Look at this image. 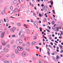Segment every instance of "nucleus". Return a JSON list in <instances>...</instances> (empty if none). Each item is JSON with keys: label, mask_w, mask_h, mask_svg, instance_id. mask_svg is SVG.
Returning <instances> with one entry per match:
<instances>
[{"label": "nucleus", "mask_w": 63, "mask_h": 63, "mask_svg": "<svg viewBox=\"0 0 63 63\" xmlns=\"http://www.w3.org/2000/svg\"><path fill=\"white\" fill-rule=\"evenodd\" d=\"M22 42V40L18 39L17 40L16 43L17 45H20L21 44Z\"/></svg>", "instance_id": "obj_1"}, {"label": "nucleus", "mask_w": 63, "mask_h": 63, "mask_svg": "<svg viewBox=\"0 0 63 63\" xmlns=\"http://www.w3.org/2000/svg\"><path fill=\"white\" fill-rule=\"evenodd\" d=\"M17 48L18 50L20 51H21V50H23V48H22L21 46H18L17 47Z\"/></svg>", "instance_id": "obj_2"}, {"label": "nucleus", "mask_w": 63, "mask_h": 63, "mask_svg": "<svg viewBox=\"0 0 63 63\" xmlns=\"http://www.w3.org/2000/svg\"><path fill=\"white\" fill-rule=\"evenodd\" d=\"M21 54L22 56L23 57H25V56H26V52H22V53Z\"/></svg>", "instance_id": "obj_3"}, {"label": "nucleus", "mask_w": 63, "mask_h": 63, "mask_svg": "<svg viewBox=\"0 0 63 63\" xmlns=\"http://www.w3.org/2000/svg\"><path fill=\"white\" fill-rule=\"evenodd\" d=\"M2 45L3 46H5L6 44V43H5V41L3 39H2Z\"/></svg>", "instance_id": "obj_4"}, {"label": "nucleus", "mask_w": 63, "mask_h": 63, "mask_svg": "<svg viewBox=\"0 0 63 63\" xmlns=\"http://www.w3.org/2000/svg\"><path fill=\"white\" fill-rule=\"evenodd\" d=\"M3 50L5 51V52H8V51H9V49L6 48H3Z\"/></svg>", "instance_id": "obj_5"}, {"label": "nucleus", "mask_w": 63, "mask_h": 63, "mask_svg": "<svg viewBox=\"0 0 63 63\" xmlns=\"http://www.w3.org/2000/svg\"><path fill=\"white\" fill-rule=\"evenodd\" d=\"M4 34L5 32H3L1 35L0 37L1 38H3V37H4Z\"/></svg>", "instance_id": "obj_6"}, {"label": "nucleus", "mask_w": 63, "mask_h": 63, "mask_svg": "<svg viewBox=\"0 0 63 63\" xmlns=\"http://www.w3.org/2000/svg\"><path fill=\"white\" fill-rule=\"evenodd\" d=\"M3 20L2 19L1 20H0V25H2L3 24Z\"/></svg>", "instance_id": "obj_7"}, {"label": "nucleus", "mask_w": 63, "mask_h": 63, "mask_svg": "<svg viewBox=\"0 0 63 63\" xmlns=\"http://www.w3.org/2000/svg\"><path fill=\"white\" fill-rule=\"evenodd\" d=\"M11 57L12 58H15V55L14 54H12L11 55Z\"/></svg>", "instance_id": "obj_8"}, {"label": "nucleus", "mask_w": 63, "mask_h": 63, "mask_svg": "<svg viewBox=\"0 0 63 63\" xmlns=\"http://www.w3.org/2000/svg\"><path fill=\"white\" fill-rule=\"evenodd\" d=\"M0 54L2 55H4V51H1L0 53Z\"/></svg>", "instance_id": "obj_9"}, {"label": "nucleus", "mask_w": 63, "mask_h": 63, "mask_svg": "<svg viewBox=\"0 0 63 63\" xmlns=\"http://www.w3.org/2000/svg\"><path fill=\"white\" fill-rule=\"evenodd\" d=\"M21 30L22 31H23V32H25L26 31V29H25L24 28H23Z\"/></svg>", "instance_id": "obj_10"}, {"label": "nucleus", "mask_w": 63, "mask_h": 63, "mask_svg": "<svg viewBox=\"0 0 63 63\" xmlns=\"http://www.w3.org/2000/svg\"><path fill=\"white\" fill-rule=\"evenodd\" d=\"M24 26L26 28H28V25L24 24Z\"/></svg>", "instance_id": "obj_11"}, {"label": "nucleus", "mask_w": 63, "mask_h": 63, "mask_svg": "<svg viewBox=\"0 0 63 63\" xmlns=\"http://www.w3.org/2000/svg\"><path fill=\"white\" fill-rule=\"evenodd\" d=\"M17 3V0H15V1H13V4H15Z\"/></svg>", "instance_id": "obj_12"}, {"label": "nucleus", "mask_w": 63, "mask_h": 63, "mask_svg": "<svg viewBox=\"0 0 63 63\" xmlns=\"http://www.w3.org/2000/svg\"><path fill=\"white\" fill-rule=\"evenodd\" d=\"M10 31H11L12 32H15V30H14V28H12V29H10Z\"/></svg>", "instance_id": "obj_13"}, {"label": "nucleus", "mask_w": 63, "mask_h": 63, "mask_svg": "<svg viewBox=\"0 0 63 63\" xmlns=\"http://www.w3.org/2000/svg\"><path fill=\"white\" fill-rule=\"evenodd\" d=\"M36 44L35 42H32V46H34V45H36Z\"/></svg>", "instance_id": "obj_14"}, {"label": "nucleus", "mask_w": 63, "mask_h": 63, "mask_svg": "<svg viewBox=\"0 0 63 63\" xmlns=\"http://www.w3.org/2000/svg\"><path fill=\"white\" fill-rule=\"evenodd\" d=\"M15 52L16 54H18L19 52L18 51V50L17 49H16L15 50Z\"/></svg>", "instance_id": "obj_15"}, {"label": "nucleus", "mask_w": 63, "mask_h": 63, "mask_svg": "<svg viewBox=\"0 0 63 63\" xmlns=\"http://www.w3.org/2000/svg\"><path fill=\"white\" fill-rule=\"evenodd\" d=\"M26 32L27 34H29L30 33V31L29 30L27 29L26 30Z\"/></svg>", "instance_id": "obj_16"}, {"label": "nucleus", "mask_w": 63, "mask_h": 63, "mask_svg": "<svg viewBox=\"0 0 63 63\" xmlns=\"http://www.w3.org/2000/svg\"><path fill=\"white\" fill-rule=\"evenodd\" d=\"M3 62L4 63H8V61L7 60H5L3 61Z\"/></svg>", "instance_id": "obj_17"}, {"label": "nucleus", "mask_w": 63, "mask_h": 63, "mask_svg": "<svg viewBox=\"0 0 63 63\" xmlns=\"http://www.w3.org/2000/svg\"><path fill=\"white\" fill-rule=\"evenodd\" d=\"M22 39H24V35L23 34H22L21 36Z\"/></svg>", "instance_id": "obj_18"}, {"label": "nucleus", "mask_w": 63, "mask_h": 63, "mask_svg": "<svg viewBox=\"0 0 63 63\" xmlns=\"http://www.w3.org/2000/svg\"><path fill=\"white\" fill-rule=\"evenodd\" d=\"M14 12H15H15H14V13H16V12H17V11H18V9L16 8L15 9V10L14 11Z\"/></svg>", "instance_id": "obj_19"}, {"label": "nucleus", "mask_w": 63, "mask_h": 63, "mask_svg": "<svg viewBox=\"0 0 63 63\" xmlns=\"http://www.w3.org/2000/svg\"><path fill=\"white\" fill-rule=\"evenodd\" d=\"M10 44H8L7 45V47L8 48H9V47H10Z\"/></svg>", "instance_id": "obj_20"}, {"label": "nucleus", "mask_w": 63, "mask_h": 63, "mask_svg": "<svg viewBox=\"0 0 63 63\" xmlns=\"http://www.w3.org/2000/svg\"><path fill=\"white\" fill-rule=\"evenodd\" d=\"M5 14V12L4 11H2L1 13L2 15H4V14Z\"/></svg>", "instance_id": "obj_21"}, {"label": "nucleus", "mask_w": 63, "mask_h": 63, "mask_svg": "<svg viewBox=\"0 0 63 63\" xmlns=\"http://www.w3.org/2000/svg\"><path fill=\"white\" fill-rule=\"evenodd\" d=\"M27 47H29L30 46V43L28 42L27 44Z\"/></svg>", "instance_id": "obj_22"}, {"label": "nucleus", "mask_w": 63, "mask_h": 63, "mask_svg": "<svg viewBox=\"0 0 63 63\" xmlns=\"http://www.w3.org/2000/svg\"><path fill=\"white\" fill-rule=\"evenodd\" d=\"M26 50H27L28 51H30V49L29 48H26Z\"/></svg>", "instance_id": "obj_23"}, {"label": "nucleus", "mask_w": 63, "mask_h": 63, "mask_svg": "<svg viewBox=\"0 0 63 63\" xmlns=\"http://www.w3.org/2000/svg\"><path fill=\"white\" fill-rule=\"evenodd\" d=\"M19 63H25V62L23 61H20L19 62Z\"/></svg>", "instance_id": "obj_24"}, {"label": "nucleus", "mask_w": 63, "mask_h": 63, "mask_svg": "<svg viewBox=\"0 0 63 63\" xmlns=\"http://www.w3.org/2000/svg\"><path fill=\"white\" fill-rule=\"evenodd\" d=\"M47 7H46L45 9V12H46L47 11Z\"/></svg>", "instance_id": "obj_25"}, {"label": "nucleus", "mask_w": 63, "mask_h": 63, "mask_svg": "<svg viewBox=\"0 0 63 63\" xmlns=\"http://www.w3.org/2000/svg\"><path fill=\"white\" fill-rule=\"evenodd\" d=\"M14 40H12L11 41V44H13L14 43Z\"/></svg>", "instance_id": "obj_26"}, {"label": "nucleus", "mask_w": 63, "mask_h": 63, "mask_svg": "<svg viewBox=\"0 0 63 63\" xmlns=\"http://www.w3.org/2000/svg\"><path fill=\"white\" fill-rule=\"evenodd\" d=\"M50 3H51V5H53V1H52L51 0L50 1Z\"/></svg>", "instance_id": "obj_27"}, {"label": "nucleus", "mask_w": 63, "mask_h": 63, "mask_svg": "<svg viewBox=\"0 0 63 63\" xmlns=\"http://www.w3.org/2000/svg\"><path fill=\"white\" fill-rule=\"evenodd\" d=\"M59 47H60L61 49H63V47H62V46H61L60 45H59Z\"/></svg>", "instance_id": "obj_28"}, {"label": "nucleus", "mask_w": 63, "mask_h": 63, "mask_svg": "<svg viewBox=\"0 0 63 63\" xmlns=\"http://www.w3.org/2000/svg\"><path fill=\"white\" fill-rule=\"evenodd\" d=\"M8 63H12V61L11 60H9L8 61Z\"/></svg>", "instance_id": "obj_29"}, {"label": "nucleus", "mask_w": 63, "mask_h": 63, "mask_svg": "<svg viewBox=\"0 0 63 63\" xmlns=\"http://www.w3.org/2000/svg\"><path fill=\"white\" fill-rule=\"evenodd\" d=\"M39 16L40 17H41L42 16H43V15L42 14H39Z\"/></svg>", "instance_id": "obj_30"}, {"label": "nucleus", "mask_w": 63, "mask_h": 63, "mask_svg": "<svg viewBox=\"0 0 63 63\" xmlns=\"http://www.w3.org/2000/svg\"><path fill=\"white\" fill-rule=\"evenodd\" d=\"M6 57L7 58L9 57H10V54H8L6 56Z\"/></svg>", "instance_id": "obj_31"}, {"label": "nucleus", "mask_w": 63, "mask_h": 63, "mask_svg": "<svg viewBox=\"0 0 63 63\" xmlns=\"http://www.w3.org/2000/svg\"><path fill=\"white\" fill-rule=\"evenodd\" d=\"M17 25H18V26H20V25H21V23H17Z\"/></svg>", "instance_id": "obj_32"}, {"label": "nucleus", "mask_w": 63, "mask_h": 63, "mask_svg": "<svg viewBox=\"0 0 63 63\" xmlns=\"http://www.w3.org/2000/svg\"><path fill=\"white\" fill-rule=\"evenodd\" d=\"M33 39L35 40V39H37V37L36 36H34L33 38Z\"/></svg>", "instance_id": "obj_33"}, {"label": "nucleus", "mask_w": 63, "mask_h": 63, "mask_svg": "<svg viewBox=\"0 0 63 63\" xmlns=\"http://www.w3.org/2000/svg\"><path fill=\"white\" fill-rule=\"evenodd\" d=\"M34 24L35 26H37L38 25V24H37V23H36V22H34Z\"/></svg>", "instance_id": "obj_34"}, {"label": "nucleus", "mask_w": 63, "mask_h": 63, "mask_svg": "<svg viewBox=\"0 0 63 63\" xmlns=\"http://www.w3.org/2000/svg\"><path fill=\"white\" fill-rule=\"evenodd\" d=\"M46 20H47V19L46 18H44V20H43V22H46Z\"/></svg>", "instance_id": "obj_35"}, {"label": "nucleus", "mask_w": 63, "mask_h": 63, "mask_svg": "<svg viewBox=\"0 0 63 63\" xmlns=\"http://www.w3.org/2000/svg\"><path fill=\"white\" fill-rule=\"evenodd\" d=\"M3 30L2 29H0V34H1L2 33Z\"/></svg>", "instance_id": "obj_36"}, {"label": "nucleus", "mask_w": 63, "mask_h": 63, "mask_svg": "<svg viewBox=\"0 0 63 63\" xmlns=\"http://www.w3.org/2000/svg\"><path fill=\"white\" fill-rule=\"evenodd\" d=\"M53 18V20H54V21H56H56H57V20L55 19L54 18V17Z\"/></svg>", "instance_id": "obj_37"}, {"label": "nucleus", "mask_w": 63, "mask_h": 63, "mask_svg": "<svg viewBox=\"0 0 63 63\" xmlns=\"http://www.w3.org/2000/svg\"><path fill=\"white\" fill-rule=\"evenodd\" d=\"M52 58L53 59H54L55 61H56V60H55V58L54 57H52Z\"/></svg>", "instance_id": "obj_38"}, {"label": "nucleus", "mask_w": 63, "mask_h": 63, "mask_svg": "<svg viewBox=\"0 0 63 63\" xmlns=\"http://www.w3.org/2000/svg\"><path fill=\"white\" fill-rule=\"evenodd\" d=\"M49 39H50V40H51V39H52V38L50 37H51V36H50V35H49Z\"/></svg>", "instance_id": "obj_39"}, {"label": "nucleus", "mask_w": 63, "mask_h": 63, "mask_svg": "<svg viewBox=\"0 0 63 63\" xmlns=\"http://www.w3.org/2000/svg\"><path fill=\"white\" fill-rule=\"evenodd\" d=\"M39 29H40V31L41 32H42V29L41 28H39Z\"/></svg>", "instance_id": "obj_40"}, {"label": "nucleus", "mask_w": 63, "mask_h": 63, "mask_svg": "<svg viewBox=\"0 0 63 63\" xmlns=\"http://www.w3.org/2000/svg\"><path fill=\"white\" fill-rule=\"evenodd\" d=\"M22 46H26V44H25V43H23L22 44Z\"/></svg>", "instance_id": "obj_41"}, {"label": "nucleus", "mask_w": 63, "mask_h": 63, "mask_svg": "<svg viewBox=\"0 0 63 63\" xmlns=\"http://www.w3.org/2000/svg\"><path fill=\"white\" fill-rule=\"evenodd\" d=\"M13 28L14 30L15 31V30H16V28L14 27H13Z\"/></svg>", "instance_id": "obj_42"}, {"label": "nucleus", "mask_w": 63, "mask_h": 63, "mask_svg": "<svg viewBox=\"0 0 63 63\" xmlns=\"http://www.w3.org/2000/svg\"><path fill=\"white\" fill-rule=\"evenodd\" d=\"M10 8L11 10H12V9H13V6H11Z\"/></svg>", "instance_id": "obj_43"}, {"label": "nucleus", "mask_w": 63, "mask_h": 63, "mask_svg": "<svg viewBox=\"0 0 63 63\" xmlns=\"http://www.w3.org/2000/svg\"><path fill=\"white\" fill-rule=\"evenodd\" d=\"M59 59V57H58V56H57V58H56V59L57 60V59Z\"/></svg>", "instance_id": "obj_44"}, {"label": "nucleus", "mask_w": 63, "mask_h": 63, "mask_svg": "<svg viewBox=\"0 0 63 63\" xmlns=\"http://www.w3.org/2000/svg\"><path fill=\"white\" fill-rule=\"evenodd\" d=\"M46 30H47V32H50V31L49 30H48L47 29Z\"/></svg>", "instance_id": "obj_45"}, {"label": "nucleus", "mask_w": 63, "mask_h": 63, "mask_svg": "<svg viewBox=\"0 0 63 63\" xmlns=\"http://www.w3.org/2000/svg\"><path fill=\"white\" fill-rule=\"evenodd\" d=\"M21 32H20L19 33L18 35H19L20 36V34H21Z\"/></svg>", "instance_id": "obj_46"}, {"label": "nucleus", "mask_w": 63, "mask_h": 63, "mask_svg": "<svg viewBox=\"0 0 63 63\" xmlns=\"http://www.w3.org/2000/svg\"><path fill=\"white\" fill-rule=\"evenodd\" d=\"M55 23H54V21H52V24H54Z\"/></svg>", "instance_id": "obj_47"}, {"label": "nucleus", "mask_w": 63, "mask_h": 63, "mask_svg": "<svg viewBox=\"0 0 63 63\" xmlns=\"http://www.w3.org/2000/svg\"><path fill=\"white\" fill-rule=\"evenodd\" d=\"M10 14H13V12L12 11H10Z\"/></svg>", "instance_id": "obj_48"}, {"label": "nucleus", "mask_w": 63, "mask_h": 63, "mask_svg": "<svg viewBox=\"0 0 63 63\" xmlns=\"http://www.w3.org/2000/svg\"><path fill=\"white\" fill-rule=\"evenodd\" d=\"M25 8V6H22V9H24V8Z\"/></svg>", "instance_id": "obj_49"}, {"label": "nucleus", "mask_w": 63, "mask_h": 63, "mask_svg": "<svg viewBox=\"0 0 63 63\" xmlns=\"http://www.w3.org/2000/svg\"><path fill=\"white\" fill-rule=\"evenodd\" d=\"M15 37L16 38H17V35H15Z\"/></svg>", "instance_id": "obj_50"}, {"label": "nucleus", "mask_w": 63, "mask_h": 63, "mask_svg": "<svg viewBox=\"0 0 63 63\" xmlns=\"http://www.w3.org/2000/svg\"><path fill=\"white\" fill-rule=\"evenodd\" d=\"M54 52H53V53H52L51 54L53 55H54Z\"/></svg>", "instance_id": "obj_51"}, {"label": "nucleus", "mask_w": 63, "mask_h": 63, "mask_svg": "<svg viewBox=\"0 0 63 63\" xmlns=\"http://www.w3.org/2000/svg\"><path fill=\"white\" fill-rule=\"evenodd\" d=\"M2 48V47L1 46H0V49H1Z\"/></svg>", "instance_id": "obj_52"}, {"label": "nucleus", "mask_w": 63, "mask_h": 63, "mask_svg": "<svg viewBox=\"0 0 63 63\" xmlns=\"http://www.w3.org/2000/svg\"><path fill=\"white\" fill-rule=\"evenodd\" d=\"M13 48H15L16 47V46L14 45L13 47Z\"/></svg>", "instance_id": "obj_53"}, {"label": "nucleus", "mask_w": 63, "mask_h": 63, "mask_svg": "<svg viewBox=\"0 0 63 63\" xmlns=\"http://www.w3.org/2000/svg\"><path fill=\"white\" fill-rule=\"evenodd\" d=\"M52 11H53V14H55V12L54 11V10H52Z\"/></svg>", "instance_id": "obj_54"}, {"label": "nucleus", "mask_w": 63, "mask_h": 63, "mask_svg": "<svg viewBox=\"0 0 63 63\" xmlns=\"http://www.w3.org/2000/svg\"><path fill=\"white\" fill-rule=\"evenodd\" d=\"M57 30L58 31H59V29H58V28H57Z\"/></svg>", "instance_id": "obj_55"}, {"label": "nucleus", "mask_w": 63, "mask_h": 63, "mask_svg": "<svg viewBox=\"0 0 63 63\" xmlns=\"http://www.w3.org/2000/svg\"><path fill=\"white\" fill-rule=\"evenodd\" d=\"M34 22V21H33V20H32V19H31V22Z\"/></svg>", "instance_id": "obj_56"}, {"label": "nucleus", "mask_w": 63, "mask_h": 63, "mask_svg": "<svg viewBox=\"0 0 63 63\" xmlns=\"http://www.w3.org/2000/svg\"><path fill=\"white\" fill-rule=\"evenodd\" d=\"M43 10H45V6L44 7H43Z\"/></svg>", "instance_id": "obj_57"}, {"label": "nucleus", "mask_w": 63, "mask_h": 63, "mask_svg": "<svg viewBox=\"0 0 63 63\" xmlns=\"http://www.w3.org/2000/svg\"><path fill=\"white\" fill-rule=\"evenodd\" d=\"M39 45L40 46H41V45H42V44H41V43H39Z\"/></svg>", "instance_id": "obj_58"}, {"label": "nucleus", "mask_w": 63, "mask_h": 63, "mask_svg": "<svg viewBox=\"0 0 63 63\" xmlns=\"http://www.w3.org/2000/svg\"><path fill=\"white\" fill-rule=\"evenodd\" d=\"M62 36H59V38L60 39H62Z\"/></svg>", "instance_id": "obj_59"}, {"label": "nucleus", "mask_w": 63, "mask_h": 63, "mask_svg": "<svg viewBox=\"0 0 63 63\" xmlns=\"http://www.w3.org/2000/svg\"><path fill=\"white\" fill-rule=\"evenodd\" d=\"M50 44L51 45H52V46H53V44L52 43V42H51L50 43Z\"/></svg>", "instance_id": "obj_60"}, {"label": "nucleus", "mask_w": 63, "mask_h": 63, "mask_svg": "<svg viewBox=\"0 0 63 63\" xmlns=\"http://www.w3.org/2000/svg\"><path fill=\"white\" fill-rule=\"evenodd\" d=\"M6 33L7 34H9V31H7L6 32Z\"/></svg>", "instance_id": "obj_61"}, {"label": "nucleus", "mask_w": 63, "mask_h": 63, "mask_svg": "<svg viewBox=\"0 0 63 63\" xmlns=\"http://www.w3.org/2000/svg\"><path fill=\"white\" fill-rule=\"evenodd\" d=\"M37 59V58L36 57H35L34 58V60H36Z\"/></svg>", "instance_id": "obj_62"}, {"label": "nucleus", "mask_w": 63, "mask_h": 63, "mask_svg": "<svg viewBox=\"0 0 63 63\" xmlns=\"http://www.w3.org/2000/svg\"><path fill=\"white\" fill-rule=\"evenodd\" d=\"M55 43H58V42H57V41H55Z\"/></svg>", "instance_id": "obj_63"}, {"label": "nucleus", "mask_w": 63, "mask_h": 63, "mask_svg": "<svg viewBox=\"0 0 63 63\" xmlns=\"http://www.w3.org/2000/svg\"><path fill=\"white\" fill-rule=\"evenodd\" d=\"M44 63H47V62L46 61H44Z\"/></svg>", "instance_id": "obj_64"}]
</instances>
